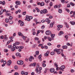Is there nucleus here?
<instances>
[{
	"instance_id": "obj_21",
	"label": "nucleus",
	"mask_w": 75,
	"mask_h": 75,
	"mask_svg": "<svg viewBox=\"0 0 75 75\" xmlns=\"http://www.w3.org/2000/svg\"><path fill=\"white\" fill-rule=\"evenodd\" d=\"M62 34H64V32L63 31H61L59 33V35H61Z\"/></svg>"
},
{
	"instance_id": "obj_34",
	"label": "nucleus",
	"mask_w": 75,
	"mask_h": 75,
	"mask_svg": "<svg viewBox=\"0 0 75 75\" xmlns=\"http://www.w3.org/2000/svg\"><path fill=\"white\" fill-rule=\"evenodd\" d=\"M4 40L5 41H7V40H8V37H4Z\"/></svg>"
},
{
	"instance_id": "obj_50",
	"label": "nucleus",
	"mask_w": 75,
	"mask_h": 75,
	"mask_svg": "<svg viewBox=\"0 0 75 75\" xmlns=\"http://www.w3.org/2000/svg\"><path fill=\"white\" fill-rule=\"evenodd\" d=\"M65 38H66V39H68V35H66L65 36Z\"/></svg>"
},
{
	"instance_id": "obj_24",
	"label": "nucleus",
	"mask_w": 75,
	"mask_h": 75,
	"mask_svg": "<svg viewBox=\"0 0 75 75\" xmlns=\"http://www.w3.org/2000/svg\"><path fill=\"white\" fill-rule=\"evenodd\" d=\"M58 12L59 13H62V10L60 9H59Z\"/></svg>"
},
{
	"instance_id": "obj_62",
	"label": "nucleus",
	"mask_w": 75,
	"mask_h": 75,
	"mask_svg": "<svg viewBox=\"0 0 75 75\" xmlns=\"http://www.w3.org/2000/svg\"><path fill=\"white\" fill-rule=\"evenodd\" d=\"M60 7H61V5H57V8H60Z\"/></svg>"
},
{
	"instance_id": "obj_13",
	"label": "nucleus",
	"mask_w": 75,
	"mask_h": 75,
	"mask_svg": "<svg viewBox=\"0 0 75 75\" xmlns=\"http://www.w3.org/2000/svg\"><path fill=\"white\" fill-rule=\"evenodd\" d=\"M55 34H51V37L52 39H54V37H55Z\"/></svg>"
},
{
	"instance_id": "obj_6",
	"label": "nucleus",
	"mask_w": 75,
	"mask_h": 75,
	"mask_svg": "<svg viewBox=\"0 0 75 75\" xmlns=\"http://www.w3.org/2000/svg\"><path fill=\"white\" fill-rule=\"evenodd\" d=\"M45 34L46 35H50L51 34V32L50 30L47 31L45 32Z\"/></svg>"
},
{
	"instance_id": "obj_52",
	"label": "nucleus",
	"mask_w": 75,
	"mask_h": 75,
	"mask_svg": "<svg viewBox=\"0 0 75 75\" xmlns=\"http://www.w3.org/2000/svg\"><path fill=\"white\" fill-rule=\"evenodd\" d=\"M40 13H41V14H44V13L43 10V11L42 10L41 11H40Z\"/></svg>"
},
{
	"instance_id": "obj_28",
	"label": "nucleus",
	"mask_w": 75,
	"mask_h": 75,
	"mask_svg": "<svg viewBox=\"0 0 75 75\" xmlns=\"http://www.w3.org/2000/svg\"><path fill=\"white\" fill-rule=\"evenodd\" d=\"M61 54L62 57H63L64 58H65V56L64 55V53H63V52H62Z\"/></svg>"
},
{
	"instance_id": "obj_12",
	"label": "nucleus",
	"mask_w": 75,
	"mask_h": 75,
	"mask_svg": "<svg viewBox=\"0 0 75 75\" xmlns=\"http://www.w3.org/2000/svg\"><path fill=\"white\" fill-rule=\"evenodd\" d=\"M50 71L52 73L54 72L55 70L54 68H52L50 69Z\"/></svg>"
},
{
	"instance_id": "obj_5",
	"label": "nucleus",
	"mask_w": 75,
	"mask_h": 75,
	"mask_svg": "<svg viewBox=\"0 0 75 75\" xmlns=\"http://www.w3.org/2000/svg\"><path fill=\"white\" fill-rule=\"evenodd\" d=\"M45 21L47 22V24H50V22H51V20H50V19L47 18L45 19Z\"/></svg>"
},
{
	"instance_id": "obj_44",
	"label": "nucleus",
	"mask_w": 75,
	"mask_h": 75,
	"mask_svg": "<svg viewBox=\"0 0 75 75\" xmlns=\"http://www.w3.org/2000/svg\"><path fill=\"white\" fill-rule=\"evenodd\" d=\"M8 50L5 49L4 50V52H8Z\"/></svg>"
},
{
	"instance_id": "obj_2",
	"label": "nucleus",
	"mask_w": 75,
	"mask_h": 75,
	"mask_svg": "<svg viewBox=\"0 0 75 75\" xmlns=\"http://www.w3.org/2000/svg\"><path fill=\"white\" fill-rule=\"evenodd\" d=\"M65 68V67L64 65L61 66L59 68V70L60 71H62V72L64 71V69Z\"/></svg>"
},
{
	"instance_id": "obj_38",
	"label": "nucleus",
	"mask_w": 75,
	"mask_h": 75,
	"mask_svg": "<svg viewBox=\"0 0 75 75\" xmlns=\"http://www.w3.org/2000/svg\"><path fill=\"white\" fill-rule=\"evenodd\" d=\"M35 40L37 41H38V40H39V38L37 37H36L35 38Z\"/></svg>"
},
{
	"instance_id": "obj_29",
	"label": "nucleus",
	"mask_w": 75,
	"mask_h": 75,
	"mask_svg": "<svg viewBox=\"0 0 75 75\" xmlns=\"http://www.w3.org/2000/svg\"><path fill=\"white\" fill-rule=\"evenodd\" d=\"M24 25V23L23 22H21V23L20 24L21 26H23Z\"/></svg>"
},
{
	"instance_id": "obj_27",
	"label": "nucleus",
	"mask_w": 75,
	"mask_h": 75,
	"mask_svg": "<svg viewBox=\"0 0 75 75\" xmlns=\"http://www.w3.org/2000/svg\"><path fill=\"white\" fill-rule=\"evenodd\" d=\"M5 21L6 23H8L9 22V19L8 18H6L5 19Z\"/></svg>"
},
{
	"instance_id": "obj_25",
	"label": "nucleus",
	"mask_w": 75,
	"mask_h": 75,
	"mask_svg": "<svg viewBox=\"0 0 75 75\" xmlns=\"http://www.w3.org/2000/svg\"><path fill=\"white\" fill-rule=\"evenodd\" d=\"M47 39L49 41H52V39H51V38L50 37H48Z\"/></svg>"
},
{
	"instance_id": "obj_53",
	"label": "nucleus",
	"mask_w": 75,
	"mask_h": 75,
	"mask_svg": "<svg viewBox=\"0 0 75 75\" xmlns=\"http://www.w3.org/2000/svg\"><path fill=\"white\" fill-rule=\"evenodd\" d=\"M24 73H25L24 71H22L21 72V74H22V75H24Z\"/></svg>"
},
{
	"instance_id": "obj_42",
	"label": "nucleus",
	"mask_w": 75,
	"mask_h": 75,
	"mask_svg": "<svg viewBox=\"0 0 75 75\" xmlns=\"http://www.w3.org/2000/svg\"><path fill=\"white\" fill-rule=\"evenodd\" d=\"M71 72L72 73H74L75 72V70L73 69H71Z\"/></svg>"
},
{
	"instance_id": "obj_32",
	"label": "nucleus",
	"mask_w": 75,
	"mask_h": 75,
	"mask_svg": "<svg viewBox=\"0 0 75 75\" xmlns=\"http://www.w3.org/2000/svg\"><path fill=\"white\" fill-rule=\"evenodd\" d=\"M9 20H13V16H10L9 17Z\"/></svg>"
},
{
	"instance_id": "obj_3",
	"label": "nucleus",
	"mask_w": 75,
	"mask_h": 75,
	"mask_svg": "<svg viewBox=\"0 0 75 75\" xmlns=\"http://www.w3.org/2000/svg\"><path fill=\"white\" fill-rule=\"evenodd\" d=\"M17 63L18 65H23L24 62H23V61L21 60L20 61H18Z\"/></svg>"
},
{
	"instance_id": "obj_63",
	"label": "nucleus",
	"mask_w": 75,
	"mask_h": 75,
	"mask_svg": "<svg viewBox=\"0 0 75 75\" xmlns=\"http://www.w3.org/2000/svg\"><path fill=\"white\" fill-rule=\"evenodd\" d=\"M54 8H57V5H55V6H54Z\"/></svg>"
},
{
	"instance_id": "obj_47",
	"label": "nucleus",
	"mask_w": 75,
	"mask_h": 75,
	"mask_svg": "<svg viewBox=\"0 0 75 75\" xmlns=\"http://www.w3.org/2000/svg\"><path fill=\"white\" fill-rule=\"evenodd\" d=\"M23 48H24V47H23V46H19V49L22 50V49H23Z\"/></svg>"
},
{
	"instance_id": "obj_56",
	"label": "nucleus",
	"mask_w": 75,
	"mask_h": 75,
	"mask_svg": "<svg viewBox=\"0 0 75 75\" xmlns=\"http://www.w3.org/2000/svg\"><path fill=\"white\" fill-rule=\"evenodd\" d=\"M42 66H43V67H46V64H42Z\"/></svg>"
},
{
	"instance_id": "obj_30",
	"label": "nucleus",
	"mask_w": 75,
	"mask_h": 75,
	"mask_svg": "<svg viewBox=\"0 0 75 75\" xmlns=\"http://www.w3.org/2000/svg\"><path fill=\"white\" fill-rule=\"evenodd\" d=\"M36 67V68H38H38H40V65H39V63H38L37 64Z\"/></svg>"
},
{
	"instance_id": "obj_16",
	"label": "nucleus",
	"mask_w": 75,
	"mask_h": 75,
	"mask_svg": "<svg viewBox=\"0 0 75 75\" xmlns=\"http://www.w3.org/2000/svg\"><path fill=\"white\" fill-rule=\"evenodd\" d=\"M42 56V55L40 54L38 58L40 59V61H41V56Z\"/></svg>"
},
{
	"instance_id": "obj_55",
	"label": "nucleus",
	"mask_w": 75,
	"mask_h": 75,
	"mask_svg": "<svg viewBox=\"0 0 75 75\" xmlns=\"http://www.w3.org/2000/svg\"><path fill=\"white\" fill-rule=\"evenodd\" d=\"M8 47L9 48H11L12 47V45H9L8 46Z\"/></svg>"
},
{
	"instance_id": "obj_45",
	"label": "nucleus",
	"mask_w": 75,
	"mask_h": 75,
	"mask_svg": "<svg viewBox=\"0 0 75 75\" xmlns=\"http://www.w3.org/2000/svg\"><path fill=\"white\" fill-rule=\"evenodd\" d=\"M36 55H38V54H39V51H37L36 52Z\"/></svg>"
},
{
	"instance_id": "obj_54",
	"label": "nucleus",
	"mask_w": 75,
	"mask_h": 75,
	"mask_svg": "<svg viewBox=\"0 0 75 75\" xmlns=\"http://www.w3.org/2000/svg\"><path fill=\"white\" fill-rule=\"evenodd\" d=\"M54 65L56 67H58V64L57 63H54Z\"/></svg>"
},
{
	"instance_id": "obj_33",
	"label": "nucleus",
	"mask_w": 75,
	"mask_h": 75,
	"mask_svg": "<svg viewBox=\"0 0 75 75\" xmlns=\"http://www.w3.org/2000/svg\"><path fill=\"white\" fill-rule=\"evenodd\" d=\"M50 54L52 55H55V52H52L50 53Z\"/></svg>"
},
{
	"instance_id": "obj_58",
	"label": "nucleus",
	"mask_w": 75,
	"mask_h": 75,
	"mask_svg": "<svg viewBox=\"0 0 75 75\" xmlns=\"http://www.w3.org/2000/svg\"><path fill=\"white\" fill-rule=\"evenodd\" d=\"M26 14V12L25 11L23 13V15H25Z\"/></svg>"
},
{
	"instance_id": "obj_20",
	"label": "nucleus",
	"mask_w": 75,
	"mask_h": 75,
	"mask_svg": "<svg viewBox=\"0 0 75 75\" xmlns=\"http://www.w3.org/2000/svg\"><path fill=\"white\" fill-rule=\"evenodd\" d=\"M27 17H28V16H26V18L25 19V20H27V21H30V18H29L28 17L27 18Z\"/></svg>"
},
{
	"instance_id": "obj_49",
	"label": "nucleus",
	"mask_w": 75,
	"mask_h": 75,
	"mask_svg": "<svg viewBox=\"0 0 75 75\" xmlns=\"http://www.w3.org/2000/svg\"><path fill=\"white\" fill-rule=\"evenodd\" d=\"M2 5H4L6 4V3L5 1H3L2 2Z\"/></svg>"
},
{
	"instance_id": "obj_59",
	"label": "nucleus",
	"mask_w": 75,
	"mask_h": 75,
	"mask_svg": "<svg viewBox=\"0 0 75 75\" xmlns=\"http://www.w3.org/2000/svg\"><path fill=\"white\" fill-rule=\"evenodd\" d=\"M16 35V33H14L13 35V37H15Z\"/></svg>"
},
{
	"instance_id": "obj_41",
	"label": "nucleus",
	"mask_w": 75,
	"mask_h": 75,
	"mask_svg": "<svg viewBox=\"0 0 75 75\" xmlns=\"http://www.w3.org/2000/svg\"><path fill=\"white\" fill-rule=\"evenodd\" d=\"M61 3H65V0H60Z\"/></svg>"
},
{
	"instance_id": "obj_23",
	"label": "nucleus",
	"mask_w": 75,
	"mask_h": 75,
	"mask_svg": "<svg viewBox=\"0 0 75 75\" xmlns=\"http://www.w3.org/2000/svg\"><path fill=\"white\" fill-rule=\"evenodd\" d=\"M6 11V10L5 9H1V12H2V13H3V12H5V11Z\"/></svg>"
},
{
	"instance_id": "obj_60",
	"label": "nucleus",
	"mask_w": 75,
	"mask_h": 75,
	"mask_svg": "<svg viewBox=\"0 0 75 75\" xmlns=\"http://www.w3.org/2000/svg\"><path fill=\"white\" fill-rule=\"evenodd\" d=\"M45 28V26L44 25H42V29H44Z\"/></svg>"
},
{
	"instance_id": "obj_36",
	"label": "nucleus",
	"mask_w": 75,
	"mask_h": 75,
	"mask_svg": "<svg viewBox=\"0 0 75 75\" xmlns=\"http://www.w3.org/2000/svg\"><path fill=\"white\" fill-rule=\"evenodd\" d=\"M41 6H44V2H42L40 4Z\"/></svg>"
},
{
	"instance_id": "obj_26",
	"label": "nucleus",
	"mask_w": 75,
	"mask_h": 75,
	"mask_svg": "<svg viewBox=\"0 0 75 75\" xmlns=\"http://www.w3.org/2000/svg\"><path fill=\"white\" fill-rule=\"evenodd\" d=\"M40 31V30H38L37 31V33H36V36H38V34H39Z\"/></svg>"
},
{
	"instance_id": "obj_39",
	"label": "nucleus",
	"mask_w": 75,
	"mask_h": 75,
	"mask_svg": "<svg viewBox=\"0 0 75 75\" xmlns=\"http://www.w3.org/2000/svg\"><path fill=\"white\" fill-rule=\"evenodd\" d=\"M11 50L12 51H14L16 50V49L14 48H12L11 49Z\"/></svg>"
},
{
	"instance_id": "obj_11",
	"label": "nucleus",
	"mask_w": 75,
	"mask_h": 75,
	"mask_svg": "<svg viewBox=\"0 0 75 75\" xmlns=\"http://www.w3.org/2000/svg\"><path fill=\"white\" fill-rule=\"evenodd\" d=\"M20 44V42H16L15 43H14V45H19Z\"/></svg>"
},
{
	"instance_id": "obj_40",
	"label": "nucleus",
	"mask_w": 75,
	"mask_h": 75,
	"mask_svg": "<svg viewBox=\"0 0 75 75\" xmlns=\"http://www.w3.org/2000/svg\"><path fill=\"white\" fill-rule=\"evenodd\" d=\"M45 1L46 3H48L50 1V0H45Z\"/></svg>"
},
{
	"instance_id": "obj_19",
	"label": "nucleus",
	"mask_w": 75,
	"mask_h": 75,
	"mask_svg": "<svg viewBox=\"0 0 75 75\" xmlns=\"http://www.w3.org/2000/svg\"><path fill=\"white\" fill-rule=\"evenodd\" d=\"M70 23L73 25H75V22L73 21H70Z\"/></svg>"
},
{
	"instance_id": "obj_15",
	"label": "nucleus",
	"mask_w": 75,
	"mask_h": 75,
	"mask_svg": "<svg viewBox=\"0 0 75 75\" xmlns=\"http://www.w3.org/2000/svg\"><path fill=\"white\" fill-rule=\"evenodd\" d=\"M43 13H44V14H46V13H48V11H47V9H45L43 10Z\"/></svg>"
},
{
	"instance_id": "obj_1",
	"label": "nucleus",
	"mask_w": 75,
	"mask_h": 75,
	"mask_svg": "<svg viewBox=\"0 0 75 75\" xmlns=\"http://www.w3.org/2000/svg\"><path fill=\"white\" fill-rule=\"evenodd\" d=\"M60 51H61V49H56L54 50V52H57V54H61V52Z\"/></svg>"
},
{
	"instance_id": "obj_37",
	"label": "nucleus",
	"mask_w": 75,
	"mask_h": 75,
	"mask_svg": "<svg viewBox=\"0 0 75 75\" xmlns=\"http://www.w3.org/2000/svg\"><path fill=\"white\" fill-rule=\"evenodd\" d=\"M70 4V5H71V6H75V4H74L72 2H71Z\"/></svg>"
},
{
	"instance_id": "obj_48",
	"label": "nucleus",
	"mask_w": 75,
	"mask_h": 75,
	"mask_svg": "<svg viewBox=\"0 0 75 75\" xmlns=\"http://www.w3.org/2000/svg\"><path fill=\"white\" fill-rule=\"evenodd\" d=\"M10 40H9L6 43L7 45H8V44H9V43H10Z\"/></svg>"
},
{
	"instance_id": "obj_9",
	"label": "nucleus",
	"mask_w": 75,
	"mask_h": 75,
	"mask_svg": "<svg viewBox=\"0 0 75 75\" xmlns=\"http://www.w3.org/2000/svg\"><path fill=\"white\" fill-rule=\"evenodd\" d=\"M62 48L63 49H67L68 46L67 45H63L62 46Z\"/></svg>"
},
{
	"instance_id": "obj_17",
	"label": "nucleus",
	"mask_w": 75,
	"mask_h": 75,
	"mask_svg": "<svg viewBox=\"0 0 75 75\" xmlns=\"http://www.w3.org/2000/svg\"><path fill=\"white\" fill-rule=\"evenodd\" d=\"M18 34L19 36H23V34L20 32H19Z\"/></svg>"
},
{
	"instance_id": "obj_14",
	"label": "nucleus",
	"mask_w": 75,
	"mask_h": 75,
	"mask_svg": "<svg viewBox=\"0 0 75 75\" xmlns=\"http://www.w3.org/2000/svg\"><path fill=\"white\" fill-rule=\"evenodd\" d=\"M16 56H18V57H21V54L18 53H17L16 54Z\"/></svg>"
},
{
	"instance_id": "obj_61",
	"label": "nucleus",
	"mask_w": 75,
	"mask_h": 75,
	"mask_svg": "<svg viewBox=\"0 0 75 75\" xmlns=\"http://www.w3.org/2000/svg\"><path fill=\"white\" fill-rule=\"evenodd\" d=\"M24 74L25 75H27L28 74V73L27 72H25L24 73Z\"/></svg>"
},
{
	"instance_id": "obj_22",
	"label": "nucleus",
	"mask_w": 75,
	"mask_h": 75,
	"mask_svg": "<svg viewBox=\"0 0 75 75\" xmlns=\"http://www.w3.org/2000/svg\"><path fill=\"white\" fill-rule=\"evenodd\" d=\"M54 24V23L53 22H51L50 24V26L51 27H53V25Z\"/></svg>"
},
{
	"instance_id": "obj_51",
	"label": "nucleus",
	"mask_w": 75,
	"mask_h": 75,
	"mask_svg": "<svg viewBox=\"0 0 75 75\" xmlns=\"http://www.w3.org/2000/svg\"><path fill=\"white\" fill-rule=\"evenodd\" d=\"M6 15L7 16H11V14L10 13H7L6 14Z\"/></svg>"
},
{
	"instance_id": "obj_31",
	"label": "nucleus",
	"mask_w": 75,
	"mask_h": 75,
	"mask_svg": "<svg viewBox=\"0 0 75 75\" xmlns=\"http://www.w3.org/2000/svg\"><path fill=\"white\" fill-rule=\"evenodd\" d=\"M29 18L30 20H31V19H33V17L31 16V17H29V16H28L26 17V18Z\"/></svg>"
},
{
	"instance_id": "obj_43",
	"label": "nucleus",
	"mask_w": 75,
	"mask_h": 75,
	"mask_svg": "<svg viewBox=\"0 0 75 75\" xmlns=\"http://www.w3.org/2000/svg\"><path fill=\"white\" fill-rule=\"evenodd\" d=\"M9 23L10 24H12L13 23V21H11Z\"/></svg>"
},
{
	"instance_id": "obj_7",
	"label": "nucleus",
	"mask_w": 75,
	"mask_h": 75,
	"mask_svg": "<svg viewBox=\"0 0 75 75\" xmlns=\"http://www.w3.org/2000/svg\"><path fill=\"white\" fill-rule=\"evenodd\" d=\"M32 59H34V58L33 57L31 56L29 58V61L31 62V61H32Z\"/></svg>"
},
{
	"instance_id": "obj_8",
	"label": "nucleus",
	"mask_w": 75,
	"mask_h": 75,
	"mask_svg": "<svg viewBox=\"0 0 75 75\" xmlns=\"http://www.w3.org/2000/svg\"><path fill=\"white\" fill-rule=\"evenodd\" d=\"M15 4L17 5H20L21 4V2L19 1H17L15 2Z\"/></svg>"
},
{
	"instance_id": "obj_10",
	"label": "nucleus",
	"mask_w": 75,
	"mask_h": 75,
	"mask_svg": "<svg viewBox=\"0 0 75 75\" xmlns=\"http://www.w3.org/2000/svg\"><path fill=\"white\" fill-rule=\"evenodd\" d=\"M11 64V60H9L8 62V64L7 65L8 66H10Z\"/></svg>"
},
{
	"instance_id": "obj_4",
	"label": "nucleus",
	"mask_w": 75,
	"mask_h": 75,
	"mask_svg": "<svg viewBox=\"0 0 75 75\" xmlns=\"http://www.w3.org/2000/svg\"><path fill=\"white\" fill-rule=\"evenodd\" d=\"M35 71L37 74H41V70H39L37 68H36L35 69Z\"/></svg>"
},
{
	"instance_id": "obj_57",
	"label": "nucleus",
	"mask_w": 75,
	"mask_h": 75,
	"mask_svg": "<svg viewBox=\"0 0 75 75\" xmlns=\"http://www.w3.org/2000/svg\"><path fill=\"white\" fill-rule=\"evenodd\" d=\"M16 45H14V44H13V48H16Z\"/></svg>"
},
{
	"instance_id": "obj_18",
	"label": "nucleus",
	"mask_w": 75,
	"mask_h": 75,
	"mask_svg": "<svg viewBox=\"0 0 75 75\" xmlns=\"http://www.w3.org/2000/svg\"><path fill=\"white\" fill-rule=\"evenodd\" d=\"M49 53H50V52H47L45 54V56H46V57L48 56Z\"/></svg>"
},
{
	"instance_id": "obj_35",
	"label": "nucleus",
	"mask_w": 75,
	"mask_h": 75,
	"mask_svg": "<svg viewBox=\"0 0 75 75\" xmlns=\"http://www.w3.org/2000/svg\"><path fill=\"white\" fill-rule=\"evenodd\" d=\"M14 68L16 70H17L18 69V67H17V66H15L14 67Z\"/></svg>"
},
{
	"instance_id": "obj_64",
	"label": "nucleus",
	"mask_w": 75,
	"mask_h": 75,
	"mask_svg": "<svg viewBox=\"0 0 75 75\" xmlns=\"http://www.w3.org/2000/svg\"><path fill=\"white\" fill-rule=\"evenodd\" d=\"M14 75H18V73L17 72H16Z\"/></svg>"
},
{
	"instance_id": "obj_46",
	"label": "nucleus",
	"mask_w": 75,
	"mask_h": 75,
	"mask_svg": "<svg viewBox=\"0 0 75 75\" xmlns=\"http://www.w3.org/2000/svg\"><path fill=\"white\" fill-rule=\"evenodd\" d=\"M0 38L1 39H3L4 38V36L3 35H2L0 36Z\"/></svg>"
}]
</instances>
